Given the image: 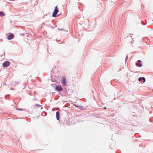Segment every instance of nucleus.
<instances>
[{
  "mask_svg": "<svg viewBox=\"0 0 153 153\" xmlns=\"http://www.w3.org/2000/svg\"><path fill=\"white\" fill-rule=\"evenodd\" d=\"M59 10L57 8V6H56L55 7V9L53 13L52 16L54 17H56V15L57 14Z\"/></svg>",
  "mask_w": 153,
  "mask_h": 153,
  "instance_id": "1",
  "label": "nucleus"
},
{
  "mask_svg": "<svg viewBox=\"0 0 153 153\" xmlns=\"http://www.w3.org/2000/svg\"><path fill=\"white\" fill-rule=\"evenodd\" d=\"M10 65V62L9 61H6L3 64V66L4 67H7Z\"/></svg>",
  "mask_w": 153,
  "mask_h": 153,
  "instance_id": "2",
  "label": "nucleus"
},
{
  "mask_svg": "<svg viewBox=\"0 0 153 153\" xmlns=\"http://www.w3.org/2000/svg\"><path fill=\"white\" fill-rule=\"evenodd\" d=\"M62 83L64 85H66L67 82L66 80V78L65 77L62 78Z\"/></svg>",
  "mask_w": 153,
  "mask_h": 153,
  "instance_id": "3",
  "label": "nucleus"
},
{
  "mask_svg": "<svg viewBox=\"0 0 153 153\" xmlns=\"http://www.w3.org/2000/svg\"><path fill=\"white\" fill-rule=\"evenodd\" d=\"M56 89L58 91H61L62 90V88L61 87L58 85H56Z\"/></svg>",
  "mask_w": 153,
  "mask_h": 153,
  "instance_id": "4",
  "label": "nucleus"
},
{
  "mask_svg": "<svg viewBox=\"0 0 153 153\" xmlns=\"http://www.w3.org/2000/svg\"><path fill=\"white\" fill-rule=\"evenodd\" d=\"M13 37L14 35L13 34H11L8 36L7 39L9 40H11L13 38Z\"/></svg>",
  "mask_w": 153,
  "mask_h": 153,
  "instance_id": "5",
  "label": "nucleus"
},
{
  "mask_svg": "<svg viewBox=\"0 0 153 153\" xmlns=\"http://www.w3.org/2000/svg\"><path fill=\"white\" fill-rule=\"evenodd\" d=\"M141 61L140 60L138 61V63H137L136 65L137 66L139 67H141L142 66V64L141 63Z\"/></svg>",
  "mask_w": 153,
  "mask_h": 153,
  "instance_id": "6",
  "label": "nucleus"
},
{
  "mask_svg": "<svg viewBox=\"0 0 153 153\" xmlns=\"http://www.w3.org/2000/svg\"><path fill=\"white\" fill-rule=\"evenodd\" d=\"M56 119L57 120H59V111H57L56 113Z\"/></svg>",
  "mask_w": 153,
  "mask_h": 153,
  "instance_id": "7",
  "label": "nucleus"
},
{
  "mask_svg": "<svg viewBox=\"0 0 153 153\" xmlns=\"http://www.w3.org/2000/svg\"><path fill=\"white\" fill-rule=\"evenodd\" d=\"M5 14L2 11H0V16H4Z\"/></svg>",
  "mask_w": 153,
  "mask_h": 153,
  "instance_id": "8",
  "label": "nucleus"
},
{
  "mask_svg": "<svg viewBox=\"0 0 153 153\" xmlns=\"http://www.w3.org/2000/svg\"><path fill=\"white\" fill-rule=\"evenodd\" d=\"M142 80H143V83L145 82L146 81L145 78L144 77H143L142 78Z\"/></svg>",
  "mask_w": 153,
  "mask_h": 153,
  "instance_id": "9",
  "label": "nucleus"
},
{
  "mask_svg": "<svg viewBox=\"0 0 153 153\" xmlns=\"http://www.w3.org/2000/svg\"><path fill=\"white\" fill-rule=\"evenodd\" d=\"M142 77H140L139 78L138 80L139 81H140L142 80Z\"/></svg>",
  "mask_w": 153,
  "mask_h": 153,
  "instance_id": "10",
  "label": "nucleus"
},
{
  "mask_svg": "<svg viewBox=\"0 0 153 153\" xmlns=\"http://www.w3.org/2000/svg\"><path fill=\"white\" fill-rule=\"evenodd\" d=\"M37 106H38V107H40V105H37Z\"/></svg>",
  "mask_w": 153,
  "mask_h": 153,
  "instance_id": "11",
  "label": "nucleus"
},
{
  "mask_svg": "<svg viewBox=\"0 0 153 153\" xmlns=\"http://www.w3.org/2000/svg\"><path fill=\"white\" fill-rule=\"evenodd\" d=\"M105 108V109H107V108H106V107H105V108Z\"/></svg>",
  "mask_w": 153,
  "mask_h": 153,
  "instance_id": "12",
  "label": "nucleus"
},
{
  "mask_svg": "<svg viewBox=\"0 0 153 153\" xmlns=\"http://www.w3.org/2000/svg\"><path fill=\"white\" fill-rule=\"evenodd\" d=\"M42 108H41V109H42Z\"/></svg>",
  "mask_w": 153,
  "mask_h": 153,
  "instance_id": "13",
  "label": "nucleus"
}]
</instances>
